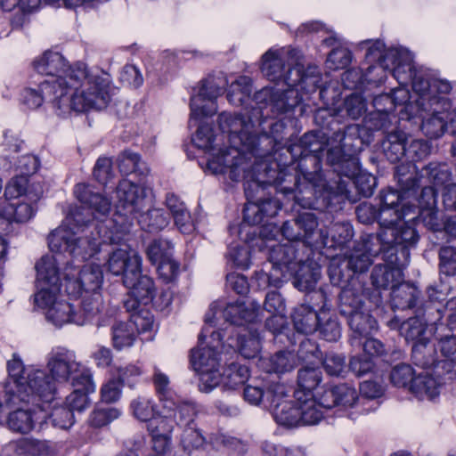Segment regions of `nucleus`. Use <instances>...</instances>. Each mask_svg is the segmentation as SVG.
<instances>
[{
  "instance_id": "obj_1",
  "label": "nucleus",
  "mask_w": 456,
  "mask_h": 456,
  "mask_svg": "<svg viewBox=\"0 0 456 456\" xmlns=\"http://www.w3.org/2000/svg\"><path fill=\"white\" fill-rule=\"evenodd\" d=\"M285 147V159L277 166H289L290 172L298 177L297 187V204L303 208L314 209L329 214L338 213L345 198L348 195L344 182L333 187L329 184L322 172V159L326 155L324 143L318 140L315 132H307L300 137L298 143Z\"/></svg>"
},
{
  "instance_id": "obj_2",
  "label": "nucleus",
  "mask_w": 456,
  "mask_h": 456,
  "mask_svg": "<svg viewBox=\"0 0 456 456\" xmlns=\"http://www.w3.org/2000/svg\"><path fill=\"white\" fill-rule=\"evenodd\" d=\"M284 96V94H277L271 89H261L254 94V105L249 110L219 114L218 127L223 134H228L230 148L221 150L216 159L209 160L208 168L216 174H225L228 169L232 172L247 155L260 154L256 148V126H262L267 121L264 110L271 105L273 112H281L297 103L296 100L292 99L290 102Z\"/></svg>"
},
{
  "instance_id": "obj_3",
  "label": "nucleus",
  "mask_w": 456,
  "mask_h": 456,
  "mask_svg": "<svg viewBox=\"0 0 456 456\" xmlns=\"http://www.w3.org/2000/svg\"><path fill=\"white\" fill-rule=\"evenodd\" d=\"M32 67L37 73L51 77L47 79L49 82L64 78L66 84L61 86V89L65 91L66 95L74 94L89 96L90 93L92 96H104L106 107L110 102V74L102 70L97 73L90 72L87 65L83 61H77L70 65L61 53L46 50L34 59Z\"/></svg>"
},
{
  "instance_id": "obj_4",
  "label": "nucleus",
  "mask_w": 456,
  "mask_h": 456,
  "mask_svg": "<svg viewBox=\"0 0 456 456\" xmlns=\"http://www.w3.org/2000/svg\"><path fill=\"white\" fill-rule=\"evenodd\" d=\"M396 240H389V243L384 246L379 237H369V252L374 256H379L384 261L373 266L370 273V282L373 288L380 294V290L392 289L403 279V269L410 262L411 249L415 248L419 235L414 227H403L396 229Z\"/></svg>"
},
{
  "instance_id": "obj_5",
  "label": "nucleus",
  "mask_w": 456,
  "mask_h": 456,
  "mask_svg": "<svg viewBox=\"0 0 456 456\" xmlns=\"http://www.w3.org/2000/svg\"><path fill=\"white\" fill-rule=\"evenodd\" d=\"M115 213L111 218L91 223L101 240L120 245L129 233L134 219L142 212L146 199L145 188L126 179L121 180L116 190Z\"/></svg>"
},
{
  "instance_id": "obj_6",
  "label": "nucleus",
  "mask_w": 456,
  "mask_h": 456,
  "mask_svg": "<svg viewBox=\"0 0 456 456\" xmlns=\"http://www.w3.org/2000/svg\"><path fill=\"white\" fill-rule=\"evenodd\" d=\"M66 81L61 78L49 82L44 80L39 83L38 88L25 87L20 94V101L28 110H37L45 101L52 103L53 107L59 110L58 115L69 113L70 111L86 112L90 110H102L106 108L104 96L66 95L63 89H57L64 86Z\"/></svg>"
},
{
  "instance_id": "obj_7",
  "label": "nucleus",
  "mask_w": 456,
  "mask_h": 456,
  "mask_svg": "<svg viewBox=\"0 0 456 456\" xmlns=\"http://www.w3.org/2000/svg\"><path fill=\"white\" fill-rule=\"evenodd\" d=\"M314 121L318 131V140L324 143L326 151V165L329 166L330 153L333 150L343 151L344 158L349 153L361 152L363 150V140L360 136V126L346 124L339 111L328 108L317 109L314 114Z\"/></svg>"
},
{
  "instance_id": "obj_8",
  "label": "nucleus",
  "mask_w": 456,
  "mask_h": 456,
  "mask_svg": "<svg viewBox=\"0 0 456 456\" xmlns=\"http://www.w3.org/2000/svg\"><path fill=\"white\" fill-rule=\"evenodd\" d=\"M285 147L273 151L271 155L263 158L247 155L245 159H255L251 172L246 181H257L264 191L273 187L276 193H281L287 200H292L297 204V187L298 177L290 172L289 166H277L281 159H285Z\"/></svg>"
},
{
  "instance_id": "obj_9",
  "label": "nucleus",
  "mask_w": 456,
  "mask_h": 456,
  "mask_svg": "<svg viewBox=\"0 0 456 456\" xmlns=\"http://www.w3.org/2000/svg\"><path fill=\"white\" fill-rule=\"evenodd\" d=\"M359 153H349L346 158L340 150H333L330 153L329 167L338 177V180L335 182L336 186H338V183L344 182L348 195L354 198V200L349 197L343 199L341 208L338 212L343 210L346 200L356 202L362 197H370L377 186L376 176L362 170Z\"/></svg>"
},
{
  "instance_id": "obj_10",
  "label": "nucleus",
  "mask_w": 456,
  "mask_h": 456,
  "mask_svg": "<svg viewBox=\"0 0 456 456\" xmlns=\"http://www.w3.org/2000/svg\"><path fill=\"white\" fill-rule=\"evenodd\" d=\"M244 193L247 199L242 210V222L240 232H245V225L256 226L262 223L270 224L268 220L274 217L282 208L281 201L272 197L269 191H264L257 181H245ZM271 225H273L271 224Z\"/></svg>"
},
{
  "instance_id": "obj_11",
  "label": "nucleus",
  "mask_w": 456,
  "mask_h": 456,
  "mask_svg": "<svg viewBox=\"0 0 456 456\" xmlns=\"http://www.w3.org/2000/svg\"><path fill=\"white\" fill-rule=\"evenodd\" d=\"M263 310L271 314H282L285 310V302L281 295L278 291L267 292L265 296L263 309L256 299L250 300L248 305L240 300L228 303L222 311V315L231 325L244 326L261 321Z\"/></svg>"
},
{
  "instance_id": "obj_12",
  "label": "nucleus",
  "mask_w": 456,
  "mask_h": 456,
  "mask_svg": "<svg viewBox=\"0 0 456 456\" xmlns=\"http://www.w3.org/2000/svg\"><path fill=\"white\" fill-rule=\"evenodd\" d=\"M74 194L81 203V209L73 214L74 225L82 232H94L97 236L93 222H102L107 217L110 211V200L100 192L94 191L87 183H77L74 188Z\"/></svg>"
},
{
  "instance_id": "obj_13",
  "label": "nucleus",
  "mask_w": 456,
  "mask_h": 456,
  "mask_svg": "<svg viewBox=\"0 0 456 456\" xmlns=\"http://www.w3.org/2000/svg\"><path fill=\"white\" fill-rule=\"evenodd\" d=\"M49 249L55 254L68 253L71 257L90 259L100 251L102 245H111L101 240L94 235V232H89L85 238H77L74 232L65 228L53 230L47 238Z\"/></svg>"
},
{
  "instance_id": "obj_14",
  "label": "nucleus",
  "mask_w": 456,
  "mask_h": 456,
  "mask_svg": "<svg viewBox=\"0 0 456 456\" xmlns=\"http://www.w3.org/2000/svg\"><path fill=\"white\" fill-rule=\"evenodd\" d=\"M35 269L37 291L34 294V305L47 311L58 302L61 288L58 262L54 256L45 255L36 263Z\"/></svg>"
},
{
  "instance_id": "obj_15",
  "label": "nucleus",
  "mask_w": 456,
  "mask_h": 456,
  "mask_svg": "<svg viewBox=\"0 0 456 456\" xmlns=\"http://www.w3.org/2000/svg\"><path fill=\"white\" fill-rule=\"evenodd\" d=\"M403 48H385V45L377 41L370 45L365 53L369 66L365 69L367 86H379L383 84L387 73L394 77V70L402 62Z\"/></svg>"
},
{
  "instance_id": "obj_16",
  "label": "nucleus",
  "mask_w": 456,
  "mask_h": 456,
  "mask_svg": "<svg viewBox=\"0 0 456 456\" xmlns=\"http://www.w3.org/2000/svg\"><path fill=\"white\" fill-rule=\"evenodd\" d=\"M318 219L314 213L302 212L295 218L283 222L280 228L281 235L288 242L302 241L314 248L325 246L327 233L318 231Z\"/></svg>"
},
{
  "instance_id": "obj_17",
  "label": "nucleus",
  "mask_w": 456,
  "mask_h": 456,
  "mask_svg": "<svg viewBox=\"0 0 456 456\" xmlns=\"http://www.w3.org/2000/svg\"><path fill=\"white\" fill-rule=\"evenodd\" d=\"M402 57V62L394 70L398 85L410 86L420 98L431 94L434 77L427 69L415 66L408 50L403 49Z\"/></svg>"
},
{
  "instance_id": "obj_18",
  "label": "nucleus",
  "mask_w": 456,
  "mask_h": 456,
  "mask_svg": "<svg viewBox=\"0 0 456 456\" xmlns=\"http://www.w3.org/2000/svg\"><path fill=\"white\" fill-rule=\"evenodd\" d=\"M396 229L388 227L381 233H364L361 235L358 240H355L354 247L343 258L346 266L353 273L354 276L366 273L370 266L372 265L374 257H379V256L371 255L369 252L368 243H365L369 237L379 236L380 242L387 246L389 243V240H396Z\"/></svg>"
},
{
  "instance_id": "obj_19",
  "label": "nucleus",
  "mask_w": 456,
  "mask_h": 456,
  "mask_svg": "<svg viewBox=\"0 0 456 456\" xmlns=\"http://www.w3.org/2000/svg\"><path fill=\"white\" fill-rule=\"evenodd\" d=\"M264 112L266 115L267 121L262 126H256L257 142L256 143V148L257 152L262 153L254 154L256 158L267 157L273 151L280 150L281 147H278L279 140L283 138L281 134L286 128V124L283 120H275L274 118L288 112H273L271 105H268L264 110Z\"/></svg>"
},
{
  "instance_id": "obj_20",
  "label": "nucleus",
  "mask_w": 456,
  "mask_h": 456,
  "mask_svg": "<svg viewBox=\"0 0 456 456\" xmlns=\"http://www.w3.org/2000/svg\"><path fill=\"white\" fill-rule=\"evenodd\" d=\"M24 391L28 394V400H16V404L32 403L39 406V402L50 403L54 399L56 384L54 379L45 370L31 369L26 376Z\"/></svg>"
},
{
  "instance_id": "obj_21",
  "label": "nucleus",
  "mask_w": 456,
  "mask_h": 456,
  "mask_svg": "<svg viewBox=\"0 0 456 456\" xmlns=\"http://www.w3.org/2000/svg\"><path fill=\"white\" fill-rule=\"evenodd\" d=\"M382 296L377 289L344 288L338 294V312L346 320L368 306H379Z\"/></svg>"
},
{
  "instance_id": "obj_22",
  "label": "nucleus",
  "mask_w": 456,
  "mask_h": 456,
  "mask_svg": "<svg viewBox=\"0 0 456 456\" xmlns=\"http://www.w3.org/2000/svg\"><path fill=\"white\" fill-rule=\"evenodd\" d=\"M416 193L406 191L401 187L396 190L389 186L379 191L376 200L383 215L391 218L392 225H398V222L411 211L407 199Z\"/></svg>"
},
{
  "instance_id": "obj_23",
  "label": "nucleus",
  "mask_w": 456,
  "mask_h": 456,
  "mask_svg": "<svg viewBox=\"0 0 456 456\" xmlns=\"http://www.w3.org/2000/svg\"><path fill=\"white\" fill-rule=\"evenodd\" d=\"M286 387L279 382H270L265 379L253 380L243 389L245 401L253 405H263L271 408L277 400L287 397Z\"/></svg>"
},
{
  "instance_id": "obj_24",
  "label": "nucleus",
  "mask_w": 456,
  "mask_h": 456,
  "mask_svg": "<svg viewBox=\"0 0 456 456\" xmlns=\"http://www.w3.org/2000/svg\"><path fill=\"white\" fill-rule=\"evenodd\" d=\"M31 369L25 367L17 354H13L12 359L7 362L8 377L14 387H11V382L4 386V405L6 407L16 405V400H28L29 395L24 391V384L26 376Z\"/></svg>"
},
{
  "instance_id": "obj_25",
  "label": "nucleus",
  "mask_w": 456,
  "mask_h": 456,
  "mask_svg": "<svg viewBox=\"0 0 456 456\" xmlns=\"http://www.w3.org/2000/svg\"><path fill=\"white\" fill-rule=\"evenodd\" d=\"M314 248L302 241L276 244L271 247L269 262L292 271L306 255L313 254Z\"/></svg>"
},
{
  "instance_id": "obj_26",
  "label": "nucleus",
  "mask_w": 456,
  "mask_h": 456,
  "mask_svg": "<svg viewBox=\"0 0 456 456\" xmlns=\"http://www.w3.org/2000/svg\"><path fill=\"white\" fill-rule=\"evenodd\" d=\"M102 281L103 272L100 265H85L76 280L67 281L66 291L73 297H82L83 292H97L102 288Z\"/></svg>"
},
{
  "instance_id": "obj_27",
  "label": "nucleus",
  "mask_w": 456,
  "mask_h": 456,
  "mask_svg": "<svg viewBox=\"0 0 456 456\" xmlns=\"http://www.w3.org/2000/svg\"><path fill=\"white\" fill-rule=\"evenodd\" d=\"M358 399L356 389L346 383L322 387L318 391V403L324 409L353 407Z\"/></svg>"
},
{
  "instance_id": "obj_28",
  "label": "nucleus",
  "mask_w": 456,
  "mask_h": 456,
  "mask_svg": "<svg viewBox=\"0 0 456 456\" xmlns=\"http://www.w3.org/2000/svg\"><path fill=\"white\" fill-rule=\"evenodd\" d=\"M50 375L56 381H71L75 382L76 378H80V374L84 372H91V370L75 361H70L64 353H56L48 362Z\"/></svg>"
},
{
  "instance_id": "obj_29",
  "label": "nucleus",
  "mask_w": 456,
  "mask_h": 456,
  "mask_svg": "<svg viewBox=\"0 0 456 456\" xmlns=\"http://www.w3.org/2000/svg\"><path fill=\"white\" fill-rule=\"evenodd\" d=\"M439 320L432 314L422 313L421 309L415 310V315L408 318L399 325L400 334L404 337L407 342L429 341L425 336L428 324L436 323Z\"/></svg>"
},
{
  "instance_id": "obj_30",
  "label": "nucleus",
  "mask_w": 456,
  "mask_h": 456,
  "mask_svg": "<svg viewBox=\"0 0 456 456\" xmlns=\"http://www.w3.org/2000/svg\"><path fill=\"white\" fill-rule=\"evenodd\" d=\"M74 390L65 400V404L75 411L81 412L85 411L90 403L88 395L95 390V385L93 380L92 372H84L80 374V378H76L72 383Z\"/></svg>"
},
{
  "instance_id": "obj_31",
  "label": "nucleus",
  "mask_w": 456,
  "mask_h": 456,
  "mask_svg": "<svg viewBox=\"0 0 456 456\" xmlns=\"http://www.w3.org/2000/svg\"><path fill=\"white\" fill-rule=\"evenodd\" d=\"M123 284L129 289L132 296L138 297L147 306L155 298L156 288L152 278L142 273V266L138 271H129L123 280Z\"/></svg>"
},
{
  "instance_id": "obj_32",
  "label": "nucleus",
  "mask_w": 456,
  "mask_h": 456,
  "mask_svg": "<svg viewBox=\"0 0 456 456\" xmlns=\"http://www.w3.org/2000/svg\"><path fill=\"white\" fill-rule=\"evenodd\" d=\"M305 66L302 64H296L294 66L288 64L284 72L282 73V78H281V84L287 86V89H275L273 87H264L263 89H271L277 94H284L286 100L291 102L292 99L297 101L295 105L289 107L283 112H292L294 109L300 103L302 98L298 96L299 86L304 77Z\"/></svg>"
},
{
  "instance_id": "obj_33",
  "label": "nucleus",
  "mask_w": 456,
  "mask_h": 456,
  "mask_svg": "<svg viewBox=\"0 0 456 456\" xmlns=\"http://www.w3.org/2000/svg\"><path fill=\"white\" fill-rule=\"evenodd\" d=\"M292 283L298 290L315 288L321 278V265L306 255L291 271Z\"/></svg>"
},
{
  "instance_id": "obj_34",
  "label": "nucleus",
  "mask_w": 456,
  "mask_h": 456,
  "mask_svg": "<svg viewBox=\"0 0 456 456\" xmlns=\"http://www.w3.org/2000/svg\"><path fill=\"white\" fill-rule=\"evenodd\" d=\"M277 232L278 228L276 225L264 224L260 227L253 228L252 231H248L246 237L244 232L240 235L239 232V236L248 245L252 252L256 250L261 253L266 252L267 258L269 259V252L271 247L275 245L273 243L276 241Z\"/></svg>"
},
{
  "instance_id": "obj_35",
  "label": "nucleus",
  "mask_w": 456,
  "mask_h": 456,
  "mask_svg": "<svg viewBox=\"0 0 456 456\" xmlns=\"http://www.w3.org/2000/svg\"><path fill=\"white\" fill-rule=\"evenodd\" d=\"M273 417L275 422L286 428L302 426L299 402L277 400L272 404Z\"/></svg>"
},
{
  "instance_id": "obj_36",
  "label": "nucleus",
  "mask_w": 456,
  "mask_h": 456,
  "mask_svg": "<svg viewBox=\"0 0 456 456\" xmlns=\"http://www.w3.org/2000/svg\"><path fill=\"white\" fill-rule=\"evenodd\" d=\"M355 215L357 220L363 224H372L377 222L379 225V232L381 233L388 227L400 229L403 227H412L406 223L400 225H392L391 218L385 216L381 212L380 208L369 202H362L355 208Z\"/></svg>"
},
{
  "instance_id": "obj_37",
  "label": "nucleus",
  "mask_w": 456,
  "mask_h": 456,
  "mask_svg": "<svg viewBox=\"0 0 456 456\" xmlns=\"http://www.w3.org/2000/svg\"><path fill=\"white\" fill-rule=\"evenodd\" d=\"M379 306H368L346 319L353 332V339L369 337L378 330V321L372 314L373 309Z\"/></svg>"
},
{
  "instance_id": "obj_38",
  "label": "nucleus",
  "mask_w": 456,
  "mask_h": 456,
  "mask_svg": "<svg viewBox=\"0 0 456 456\" xmlns=\"http://www.w3.org/2000/svg\"><path fill=\"white\" fill-rule=\"evenodd\" d=\"M142 266V258L138 255L131 256L124 249L114 250L109 256L108 271L114 275L126 279L129 271H138Z\"/></svg>"
},
{
  "instance_id": "obj_39",
  "label": "nucleus",
  "mask_w": 456,
  "mask_h": 456,
  "mask_svg": "<svg viewBox=\"0 0 456 456\" xmlns=\"http://www.w3.org/2000/svg\"><path fill=\"white\" fill-rule=\"evenodd\" d=\"M407 134L401 130L387 133L381 141L384 156L390 163H397L403 159L406 160Z\"/></svg>"
},
{
  "instance_id": "obj_40",
  "label": "nucleus",
  "mask_w": 456,
  "mask_h": 456,
  "mask_svg": "<svg viewBox=\"0 0 456 456\" xmlns=\"http://www.w3.org/2000/svg\"><path fill=\"white\" fill-rule=\"evenodd\" d=\"M420 291L410 282L403 281V279L398 285L391 289V301L394 307L401 310L417 309Z\"/></svg>"
},
{
  "instance_id": "obj_41",
  "label": "nucleus",
  "mask_w": 456,
  "mask_h": 456,
  "mask_svg": "<svg viewBox=\"0 0 456 456\" xmlns=\"http://www.w3.org/2000/svg\"><path fill=\"white\" fill-rule=\"evenodd\" d=\"M318 231L327 233V240L325 246L318 247L322 248H340L346 247L354 237V227L349 222L334 223L330 231L326 228H318Z\"/></svg>"
},
{
  "instance_id": "obj_42",
  "label": "nucleus",
  "mask_w": 456,
  "mask_h": 456,
  "mask_svg": "<svg viewBox=\"0 0 456 456\" xmlns=\"http://www.w3.org/2000/svg\"><path fill=\"white\" fill-rule=\"evenodd\" d=\"M261 60L260 69L263 75L268 80L280 85L282 73L287 67L283 53L281 50L269 49L263 54Z\"/></svg>"
},
{
  "instance_id": "obj_43",
  "label": "nucleus",
  "mask_w": 456,
  "mask_h": 456,
  "mask_svg": "<svg viewBox=\"0 0 456 456\" xmlns=\"http://www.w3.org/2000/svg\"><path fill=\"white\" fill-rule=\"evenodd\" d=\"M291 320L297 333L307 335L317 330L321 315L315 310L299 305L294 308L291 314Z\"/></svg>"
},
{
  "instance_id": "obj_44",
  "label": "nucleus",
  "mask_w": 456,
  "mask_h": 456,
  "mask_svg": "<svg viewBox=\"0 0 456 456\" xmlns=\"http://www.w3.org/2000/svg\"><path fill=\"white\" fill-rule=\"evenodd\" d=\"M322 381V371L319 368L304 367L297 372V387L294 391V398L301 400L304 396H315L314 390Z\"/></svg>"
},
{
  "instance_id": "obj_45",
  "label": "nucleus",
  "mask_w": 456,
  "mask_h": 456,
  "mask_svg": "<svg viewBox=\"0 0 456 456\" xmlns=\"http://www.w3.org/2000/svg\"><path fill=\"white\" fill-rule=\"evenodd\" d=\"M252 88L251 78L240 76L229 86L226 98L234 106H245L248 102L254 103L253 98H251Z\"/></svg>"
},
{
  "instance_id": "obj_46",
  "label": "nucleus",
  "mask_w": 456,
  "mask_h": 456,
  "mask_svg": "<svg viewBox=\"0 0 456 456\" xmlns=\"http://www.w3.org/2000/svg\"><path fill=\"white\" fill-rule=\"evenodd\" d=\"M409 391L417 398L432 400L439 395V386L430 374L422 371L414 375Z\"/></svg>"
},
{
  "instance_id": "obj_47",
  "label": "nucleus",
  "mask_w": 456,
  "mask_h": 456,
  "mask_svg": "<svg viewBox=\"0 0 456 456\" xmlns=\"http://www.w3.org/2000/svg\"><path fill=\"white\" fill-rule=\"evenodd\" d=\"M372 106L374 111L370 113V119L376 120L373 124L375 129H381L390 121L389 116L395 110V103L389 94H380L373 97Z\"/></svg>"
},
{
  "instance_id": "obj_48",
  "label": "nucleus",
  "mask_w": 456,
  "mask_h": 456,
  "mask_svg": "<svg viewBox=\"0 0 456 456\" xmlns=\"http://www.w3.org/2000/svg\"><path fill=\"white\" fill-rule=\"evenodd\" d=\"M219 354L212 347L191 349L190 364L197 371L211 370L219 366Z\"/></svg>"
},
{
  "instance_id": "obj_49",
  "label": "nucleus",
  "mask_w": 456,
  "mask_h": 456,
  "mask_svg": "<svg viewBox=\"0 0 456 456\" xmlns=\"http://www.w3.org/2000/svg\"><path fill=\"white\" fill-rule=\"evenodd\" d=\"M151 381L155 395L162 403L163 408H174L175 406V394L170 387L168 376L156 368Z\"/></svg>"
},
{
  "instance_id": "obj_50",
  "label": "nucleus",
  "mask_w": 456,
  "mask_h": 456,
  "mask_svg": "<svg viewBox=\"0 0 456 456\" xmlns=\"http://www.w3.org/2000/svg\"><path fill=\"white\" fill-rule=\"evenodd\" d=\"M394 179L401 189L414 192H417L421 182V177L419 176L414 163L411 162L396 166Z\"/></svg>"
},
{
  "instance_id": "obj_51",
  "label": "nucleus",
  "mask_w": 456,
  "mask_h": 456,
  "mask_svg": "<svg viewBox=\"0 0 456 456\" xmlns=\"http://www.w3.org/2000/svg\"><path fill=\"white\" fill-rule=\"evenodd\" d=\"M235 346L244 358L256 357L261 349V337L258 330L250 328L246 333H238Z\"/></svg>"
},
{
  "instance_id": "obj_52",
  "label": "nucleus",
  "mask_w": 456,
  "mask_h": 456,
  "mask_svg": "<svg viewBox=\"0 0 456 456\" xmlns=\"http://www.w3.org/2000/svg\"><path fill=\"white\" fill-rule=\"evenodd\" d=\"M222 88L216 86L214 81L208 79L201 80L198 95L191 99V109L192 115H201L203 117L212 116V113L207 111L204 106L195 107L196 101H208L214 103V101L221 94Z\"/></svg>"
},
{
  "instance_id": "obj_53",
  "label": "nucleus",
  "mask_w": 456,
  "mask_h": 456,
  "mask_svg": "<svg viewBox=\"0 0 456 456\" xmlns=\"http://www.w3.org/2000/svg\"><path fill=\"white\" fill-rule=\"evenodd\" d=\"M137 221L142 230L147 232H158L169 224L168 216L161 208H151L137 215Z\"/></svg>"
},
{
  "instance_id": "obj_54",
  "label": "nucleus",
  "mask_w": 456,
  "mask_h": 456,
  "mask_svg": "<svg viewBox=\"0 0 456 456\" xmlns=\"http://www.w3.org/2000/svg\"><path fill=\"white\" fill-rule=\"evenodd\" d=\"M129 410L134 419L145 423L159 413V405L154 399L143 395L133 399L130 402Z\"/></svg>"
},
{
  "instance_id": "obj_55",
  "label": "nucleus",
  "mask_w": 456,
  "mask_h": 456,
  "mask_svg": "<svg viewBox=\"0 0 456 456\" xmlns=\"http://www.w3.org/2000/svg\"><path fill=\"white\" fill-rule=\"evenodd\" d=\"M248 378V367L236 362H231L223 370V387L228 390H235L245 385Z\"/></svg>"
},
{
  "instance_id": "obj_56",
  "label": "nucleus",
  "mask_w": 456,
  "mask_h": 456,
  "mask_svg": "<svg viewBox=\"0 0 456 456\" xmlns=\"http://www.w3.org/2000/svg\"><path fill=\"white\" fill-rule=\"evenodd\" d=\"M145 253L147 259L154 265L174 257V244L170 240L156 238L149 243Z\"/></svg>"
},
{
  "instance_id": "obj_57",
  "label": "nucleus",
  "mask_w": 456,
  "mask_h": 456,
  "mask_svg": "<svg viewBox=\"0 0 456 456\" xmlns=\"http://www.w3.org/2000/svg\"><path fill=\"white\" fill-rule=\"evenodd\" d=\"M35 411L30 409L18 408L9 413L7 425L14 432L28 434L35 427Z\"/></svg>"
},
{
  "instance_id": "obj_58",
  "label": "nucleus",
  "mask_w": 456,
  "mask_h": 456,
  "mask_svg": "<svg viewBox=\"0 0 456 456\" xmlns=\"http://www.w3.org/2000/svg\"><path fill=\"white\" fill-rule=\"evenodd\" d=\"M299 402L302 426L315 425L323 418V408L318 403V392L315 396H304Z\"/></svg>"
},
{
  "instance_id": "obj_59",
  "label": "nucleus",
  "mask_w": 456,
  "mask_h": 456,
  "mask_svg": "<svg viewBox=\"0 0 456 456\" xmlns=\"http://www.w3.org/2000/svg\"><path fill=\"white\" fill-rule=\"evenodd\" d=\"M121 411L114 406L98 403L88 418V424L94 428H101L119 418Z\"/></svg>"
},
{
  "instance_id": "obj_60",
  "label": "nucleus",
  "mask_w": 456,
  "mask_h": 456,
  "mask_svg": "<svg viewBox=\"0 0 456 456\" xmlns=\"http://www.w3.org/2000/svg\"><path fill=\"white\" fill-rule=\"evenodd\" d=\"M135 340L134 329L129 322H116L111 326L112 346L117 350L133 346Z\"/></svg>"
},
{
  "instance_id": "obj_61",
  "label": "nucleus",
  "mask_w": 456,
  "mask_h": 456,
  "mask_svg": "<svg viewBox=\"0 0 456 456\" xmlns=\"http://www.w3.org/2000/svg\"><path fill=\"white\" fill-rule=\"evenodd\" d=\"M444 110L435 111L428 118H421L420 130L430 139H437L443 136L446 131V119L444 117Z\"/></svg>"
},
{
  "instance_id": "obj_62",
  "label": "nucleus",
  "mask_w": 456,
  "mask_h": 456,
  "mask_svg": "<svg viewBox=\"0 0 456 456\" xmlns=\"http://www.w3.org/2000/svg\"><path fill=\"white\" fill-rule=\"evenodd\" d=\"M46 319L56 326L74 323L75 306L65 301H58L45 312Z\"/></svg>"
},
{
  "instance_id": "obj_63",
  "label": "nucleus",
  "mask_w": 456,
  "mask_h": 456,
  "mask_svg": "<svg viewBox=\"0 0 456 456\" xmlns=\"http://www.w3.org/2000/svg\"><path fill=\"white\" fill-rule=\"evenodd\" d=\"M426 177L433 186H442L452 179V171L446 162H430L422 169Z\"/></svg>"
},
{
  "instance_id": "obj_64",
  "label": "nucleus",
  "mask_w": 456,
  "mask_h": 456,
  "mask_svg": "<svg viewBox=\"0 0 456 456\" xmlns=\"http://www.w3.org/2000/svg\"><path fill=\"white\" fill-rule=\"evenodd\" d=\"M205 437L197 424L183 428L179 447L183 450L180 456H191L192 451L200 448L205 444Z\"/></svg>"
}]
</instances>
